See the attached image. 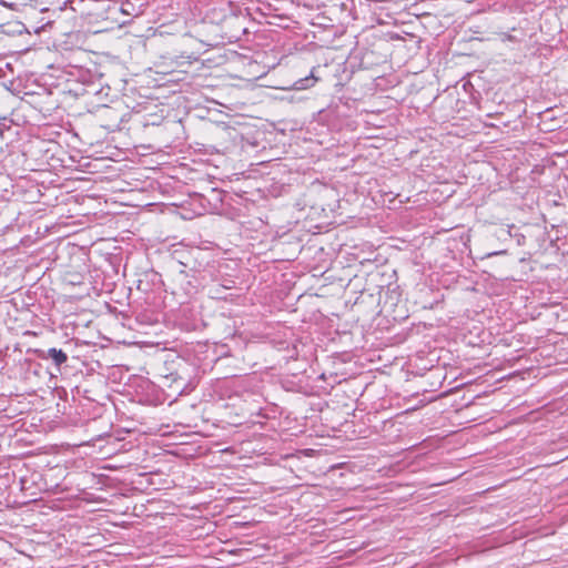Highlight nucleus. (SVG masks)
I'll return each mask as SVG.
<instances>
[{
	"instance_id": "f257e3e1",
	"label": "nucleus",
	"mask_w": 568,
	"mask_h": 568,
	"mask_svg": "<svg viewBox=\"0 0 568 568\" xmlns=\"http://www.w3.org/2000/svg\"><path fill=\"white\" fill-rule=\"evenodd\" d=\"M173 258L180 264V273L194 276L201 273L204 267V253L200 248H183L173 252Z\"/></svg>"
},
{
	"instance_id": "f03ea898",
	"label": "nucleus",
	"mask_w": 568,
	"mask_h": 568,
	"mask_svg": "<svg viewBox=\"0 0 568 568\" xmlns=\"http://www.w3.org/2000/svg\"><path fill=\"white\" fill-rule=\"evenodd\" d=\"M36 354L41 359H52L58 368L68 361V355L62 349H57L54 347L49 348L48 351L36 349Z\"/></svg>"
},
{
	"instance_id": "7ed1b4c3",
	"label": "nucleus",
	"mask_w": 568,
	"mask_h": 568,
	"mask_svg": "<svg viewBox=\"0 0 568 568\" xmlns=\"http://www.w3.org/2000/svg\"><path fill=\"white\" fill-rule=\"evenodd\" d=\"M316 82V79L312 75V78H304L296 82L297 89H306Z\"/></svg>"
},
{
	"instance_id": "20e7f679",
	"label": "nucleus",
	"mask_w": 568,
	"mask_h": 568,
	"mask_svg": "<svg viewBox=\"0 0 568 568\" xmlns=\"http://www.w3.org/2000/svg\"><path fill=\"white\" fill-rule=\"evenodd\" d=\"M10 129L6 123H0V136L3 138L4 130Z\"/></svg>"
},
{
	"instance_id": "39448f33",
	"label": "nucleus",
	"mask_w": 568,
	"mask_h": 568,
	"mask_svg": "<svg viewBox=\"0 0 568 568\" xmlns=\"http://www.w3.org/2000/svg\"><path fill=\"white\" fill-rule=\"evenodd\" d=\"M504 253H505L504 251H501V252H495V253H493L491 255H498V254H504Z\"/></svg>"
}]
</instances>
